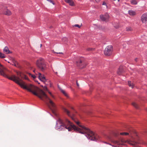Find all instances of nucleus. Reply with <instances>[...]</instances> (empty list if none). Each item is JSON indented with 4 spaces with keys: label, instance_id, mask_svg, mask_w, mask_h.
Masks as SVG:
<instances>
[{
    "label": "nucleus",
    "instance_id": "f257e3e1",
    "mask_svg": "<svg viewBox=\"0 0 147 147\" xmlns=\"http://www.w3.org/2000/svg\"><path fill=\"white\" fill-rule=\"evenodd\" d=\"M11 74V71L4 67L0 63V75L4 77L7 78L8 79L15 82L16 83L20 86L21 88L26 89L31 92L34 95L38 97L41 99L44 100V99L47 101L49 100L50 105L53 108L55 107V105L54 103L48 97L45 93L42 90L38 87L29 84L26 85L25 83L23 82L22 79L24 78L27 79V77L24 76L20 72H17V74L18 76L16 77L14 75H12L11 76H9Z\"/></svg>",
    "mask_w": 147,
    "mask_h": 147
},
{
    "label": "nucleus",
    "instance_id": "f03ea898",
    "mask_svg": "<svg viewBox=\"0 0 147 147\" xmlns=\"http://www.w3.org/2000/svg\"><path fill=\"white\" fill-rule=\"evenodd\" d=\"M74 121L81 128L76 127L67 119L63 121L59 118L56 126V129L60 131L66 128L68 129L69 131H70L71 129H73L79 133L85 134L86 136L91 140L96 141L99 138L98 135L94 134L88 128L82 125L79 121L74 120Z\"/></svg>",
    "mask_w": 147,
    "mask_h": 147
},
{
    "label": "nucleus",
    "instance_id": "7ed1b4c3",
    "mask_svg": "<svg viewBox=\"0 0 147 147\" xmlns=\"http://www.w3.org/2000/svg\"><path fill=\"white\" fill-rule=\"evenodd\" d=\"M36 64L38 68L42 71H44L47 69L45 60L42 58H40L38 60Z\"/></svg>",
    "mask_w": 147,
    "mask_h": 147
},
{
    "label": "nucleus",
    "instance_id": "20e7f679",
    "mask_svg": "<svg viewBox=\"0 0 147 147\" xmlns=\"http://www.w3.org/2000/svg\"><path fill=\"white\" fill-rule=\"evenodd\" d=\"M112 50V46L111 45L108 46L105 49L104 51V54L106 56H109L111 54Z\"/></svg>",
    "mask_w": 147,
    "mask_h": 147
},
{
    "label": "nucleus",
    "instance_id": "39448f33",
    "mask_svg": "<svg viewBox=\"0 0 147 147\" xmlns=\"http://www.w3.org/2000/svg\"><path fill=\"white\" fill-rule=\"evenodd\" d=\"M100 18L102 21L107 22L109 21V16L107 13H106L105 15H100Z\"/></svg>",
    "mask_w": 147,
    "mask_h": 147
},
{
    "label": "nucleus",
    "instance_id": "423d86ee",
    "mask_svg": "<svg viewBox=\"0 0 147 147\" xmlns=\"http://www.w3.org/2000/svg\"><path fill=\"white\" fill-rule=\"evenodd\" d=\"M141 20L144 23H146L147 21V14H144L141 17Z\"/></svg>",
    "mask_w": 147,
    "mask_h": 147
},
{
    "label": "nucleus",
    "instance_id": "0eeeda50",
    "mask_svg": "<svg viewBox=\"0 0 147 147\" xmlns=\"http://www.w3.org/2000/svg\"><path fill=\"white\" fill-rule=\"evenodd\" d=\"M38 78L40 80L43 82H45L46 81V79L45 77L43 76L40 73H38Z\"/></svg>",
    "mask_w": 147,
    "mask_h": 147
},
{
    "label": "nucleus",
    "instance_id": "6e6552de",
    "mask_svg": "<svg viewBox=\"0 0 147 147\" xmlns=\"http://www.w3.org/2000/svg\"><path fill=\"white\" fill-rule=\"evenodd\" d=\"M3 13L6 15H10L11 14V12L9 10L5 8L3 11Z\"/></svg>",
    "mask_w": 147,
    "mask_h": 147
},
{
    "label": "nucleus",
    "instance_id": "1a4fd4ad",
    "mask_svg": "<svg viewBox=\"0 0 147 147\" xmlns=\"http://www.w3.org/2000/svg\"><path fill=\"white\" fill-rule=\"evenodd\" d=\"M123 72V68L122 66H120L117 71V74L119 75H121Z\"/></svg>",
    "mask_w": 147,
    "mask_h": 147
},
{
    "label": "nucleus",
    "instance_id": "9d476101",
    "mask_svg": "<svg viewBox=\"0 0 147 147\" xmlns=\"http://www.w3.org/2000/svg\"><path fill=\"white\" fill-rule=\"evenodd\" d=\"M3 51L4 53L6 54H8L11 53L9 50L8 47H5L3 49Z\"/></svg>",
    "mask_w": 147,
    "mask_h": 147
},
{
    "label": "nucleus",
    "instance_id": "9b49d317",
    "mask_svg": "<svg viewBox=\"0 0 147 147\" xmlns=\"http://www.w3.org/2000/svg\"><path fill=\"white\" fill-rule=\"evenodd\" d=\"M65 1L71 6H73L74 5V2L72 0H65Z\"/></svg>",
    "mask_w": 147,
    "mask_h": 147
},
{
    "label": "nucleus",
    "instance_id": "f8f14e48",
    "mask_svg": "<svg viewBox=\"0 0 147 147\" xmlns=\"http://www.w3.org/2000/svg\"><path fill=\"white\" fill-rule=\"evenodd\" d=\"M125 142L122 140H121V142L115 140L113 141V142L118 145H120L122 144V143H124Z\"/></svg>",
    "mask_w": 147,
    "mask_h": 147
},
{
    "label": "nucleus",
    "instance_id": "ddd939ff",
    "mask_svg": "<svg viewBox=\"0 0 147 147\" xmlns=\"http://www.w3.org/2000/svg\"><path fill=\"white\" fill-rule=\"evenodd\" d=\"M128 85L132 88H133L134 86V84L129 81H128Z\"/></svg>",
    "mask_w": 147,
    "mask_h": 147
},
{
    "label": "nucleus",
    "instance_id": "4468645a",
    "mask_svg": "<svg viewBox=\"0 0 147 147\" xmlns=\"http://www.w3.org/2000/svg\"><path fill=\"white\" fill-rule=\"evenodd\" d=\"M129 13L130 15L134 16L136 14V13L135 11L131 10L129 11Z\"/></svg>",
    "mask_w": 147,
    "mask_h": 147
},
{
    "label": "nucleus",
    "instance_id": "2eb2a0df",
    "mask_svg": "<svg viewBox=\"0 0 147 147\" xmlns=\"http://www.w3.org/2000/svg\"><path fill=\"white\" fill-rule=\"evenodd\" d=\"M63 110L64 112L67 113V114L69 116H70V112L68 110L64 108H63Z\"/></svg>",
    "mask_w": 147,
    "mask_h": 147
},
{
    "label": "nucleus",
    "instance_id": "dca6fc26",
    "mask_svg": "<svg viewBox=\"0 0 147 147\" xmlns=\"http://www.w3.org/2000/svg\"><path fill=\"white\" fill-rule=\"evenodd\" d=\"M131 134L130 131H129V132H122L120 133V134L122 135H128L129 134Z\"/></svg>",
    "mask_w": 147,
    "mask_h": 147
},
{
    "label": "nucleus",
    "instance_id": "f3484780",
    "mask_svg": "<svg viewBox=\"0 0 147 147\" xmlns=\"http://www.w3.org/2000/svg\"><path fill=\"white\" fill-rule=\"evenodd\" d=\"M61 92L66 97H68V96L67 93L64 90H61Z\"/></svg>",
    "mask_w": 147,
    "mask_h": 147
},
{
    "label": "nucleus",
    "instance_id": "a211bd4d",
    "mask_svg": "<svg viewBox=\"0 0 147 147\" xmlns=\"http://www.w3.org/2000/svg\"><path fill=\"white\" fill-rule=\"evenodd\" d=\"M61 92L66 97H68V96L67 93L64 90H61Z\"/></svg>",
    "mask_w": 147,
    "mask_h": 147
},
{
    "label": "nucleus",
    "instance_id": "6ab92c4d",
    "mask_svg": "<svg viewBox=\"0 0 147 147\" xmlns=\"http://www.w3.org/2000/svg\"><path fill=\"white\" fill-rule=\"evenodd\" d=\"M61 92L66 97H68V96L67 93L64 90H61Z\"/></svg>",
    "mask_w": 147,
    "mask_h": 147
},
{
    "label": "nucleus",
    "instance_id": "aec40b11",
    "mask_svg": "<svg viewBox=\"0 0 147 147\" xmlns=\"http://www.w3.org/2000/svg\"><path fill=\"white\" fill-rule=\"evenodd\" d=\"M61 92L66 97H68V96L67 93L64 90H61Z\"/></svg>",
    "mask_w": 147,
    "mask_h": 147
},
{
    "label": "nucleus",
    "instance_id": "412c9836",
    "mask_svg": "<svg viewBox=\"0 0 147 147\" xmlns=\"http://www.w3.org/2000/svg\"><path fill=\"white\" fill-rule=\"evenodd\" d=\"M18 64V62L15 60H13V63L12 64V65L16 67Z\"/></svg>",
    "mask_w": 147,
    "mask_h": 147
},
{
    "label": "nucleus",
    "instance_id": "4be33fe9",
    "mask_svg": "<svg viewBox=\"0 0 147 147\" xmlns=\"http://www.w3.org/2000/svg\"><path fill=\"white\" fill-rule=\"evenodd\" d=\"M131 3L133 5H136L137 4V2L135 0H131Z\"/></svg>",
    "mask_w": 147,
    "mask_h": 147
},
{
    "label": "nucleus",
    "instance_id": "5701e85b",
    "mask_svg": "<svg viewBox=\"0 0 147 147\" xmlns=\"http://www.w3.org/2000/svg\"><path fill=\"white\" fill-rule=\"evenodd\" d=\"M132 105L136 108L138 109V106L137 104L135 102H133L132 103Z\"/></svg>",
    "mask_w": 147,
    "mask_h": 147
},
{
    "label": "nucleus",
    "instance_id": "b1692460",
    "mask_svg": "<svg viewBox=\"0 0 147 147\" xmlns=\"http://www.w3.org/2000/svg\"><path fill=\"white\" fill-rule=\"evenodd\" d=\"M126 31H131L132 30V29L131 27H128L126 28Z\"/></svg>",
    "mask_w": 147,
    "mask_h": 147
},
{
    "label": "nucleus",
    "instance_id": "393cba45",
    "mask_svg": "<svg viewBox=\"0 0 147 147\" xmlns=\"http://www.w3.org/2000/svg\"><path fill=\"white\" fill-rule=\"evenodd\" d=\"M5 57V55L4 54L1 53L0 52V57L1 58H4Z\"/></svg>",
    "mask_w": 147,
    "mask_h": 147
},
{
    "label": "nucleus",
    "instance_id": "a878e982",
    "mask_svg": "<svg viewBox=\"0 0 147 147\" xmlns=\"http://www.w3.org/2000/svg\"><path fill=\"white\" fill-rule=\"evenodd\" d=\"M82 63V61L81 60H80L79 62H77V65L78 66H80V64L81 63Z\"/></svg>",
    "mask_w": 147,
    "mask_h": 147
},
{
    "label": "nucleus",
    "instance_id": "bb28decb",
    "mask_svg": "<svg viewBox=\"0 0 147 147\" xmlns=\"http://www.w3.org/2000/svg\"><path fill=\"white\" fill-rule=\"evenodd\" d=\"M29 75L30 76H31L34 79L36 78V76L35 75H34L30 74Z\"/></svg>",
    "mask_w": 147,
    "mask_h": 147
},
{
    "label": "nucleus",
    "instance_id": "cd10ccee",
    "mask_svg": "<svg viewBox=\"0 0 147 147\" xmlns=\"http://www.w3.org/2000/svg\"><path fill=\"white\" fill-rule=\"evenodd\" d=\"M73 27H77L79 28H80L81 27V26L78 24H75L73 26Z\"/></svg>",
    "mask_w": 147,
    "mask_h": 147
},
{
    "label": "nucleus",
    "instance_id": "c85d7f7f",
    "mask_svg": "<svg viewBox=\"0 0 147 147\" xmlns=\"http://www.w3.org/2000/svg\"><path fill=\"white\" fill-rule=\"evenodd\" d=\"M94 50V49L91 48H88L87 49V50L89 51H92Z\"/></svg>",
    "mask_w": 147,
    "mask_h": 147
},
{
    "label": "nucleus",
    "instance_id": "c756f323",
    "mask_svg": "<svg viewBox=\"0 0 147 147\" xmlns=\"http://www.w3.org/2000/svg\"><path fill=\"white\" fill-rule=\"evenodd\" d=\"M43 89L45 91H48V90L47 88V87H46V86H44L43 87Z\"/></svg>",
    "mask_w": 147,
    "mask_h": 147
},
{
    "label": "nucleus",
    "instance_id": "7c9ffc66",
    "mask_svg": "<svg viewBox=\"0 0 147 147\" xmlns=\"http://www.w3.org/2000/svg\"><path fill=\"white\" fill-rule=\"evenodd\" d=\"M48 92V93H49V94L50 95L52 96L53 98H54V96H53V95L52 94H51V93L48 90V91H47Z\"/></svg>",
    "mask_w": 147,
    "mask_h": 147
},
{
    "label": "nucleus",
    "instance_id": "2f4dec72",
    "mask_svg": "<svg viewBox=\"0 0 147 147\" xmlns=\"http://www.w3.org/2000/svg\"><path fill=\"white\" fill-rule=\"evenodd\" d=\"M48 1H49V2L52 3V4L53 5L54 4V3H53V2L51 0H47Z\"/></svg>",
    "mask_w": 147,
    "mask_h": 147
},
{
    "label": "nucleus",
    "instance_id": "473e14b6",
    "mask_svg": "<svg viewBox=\"0 0 147 147\" xmlns=\"http://www.w3.org/2000/svg\"><path fill=\"white\" fill-rule=\"evenodd\" d=\"M119 134V133L118 132H117V133H115V135L116 136H117Z\"/></svg>",
    "mask_w": 147,
    "mask_h": 147
},
{
    "label": "nucleus",
    "instance_id": "72a5a7b5",
    "mask_svg": "<svg viewBox=\"0 0 147 147\" xmlns=\"http://www.w3.org/2000/svg\"><path fill=\"white\" fill-rule=\"evenodd\" d=\"M55 53H57V54H63V53L62 52H55Z\"/></svg>",
    "mask_w": 147,
    "mask_h": 147
},
{
    "label": "nucleus",
    "instance_id": "f704fd0d",
    "mask_svg": "<svg viewBox=\"0 0 147 147\" xmlns=\"http://www.w3.org/2000/svg\"><path fill=\"white\" fill-rule=\"evenodd\" d=\"M114 27L116 28H119V25H118L117 26H115Z\"/></svg>",
    "mask_w": 147,
    "mask_h": 147
},
{
    "label": "nucleus",
    "instance_id": "c9c22d12",
    "mask_svg": "<svg viewBox=\"0 0 147 147\" xmlns=\"http://www.w3.org/2000/svg\"><path fill=\"white\" fill-rule=\"evenodd\" d=\"M76 84H77V86H79V84H78V82H77V81H76Z\"/></svg>",
    "mask_w": 147,
    "mask_h": 147
},
{
    "label": "nucleus",
    "instance_id": "e433bc0d",
    "mask_svg": "<svg viewBox=\"0 0 147 147\" xmlns=\"http://www.w3.org/2000/svg\"><path fill=\"white\" fill-rule=\"evenodd\" d=\"M53 113L55 115H57L56 113L54 111H53Z\"/></svg>",
    "mask_w": 147,
    "mask_h": 147
},
{
    "label": "nucleus",
    "instance_id": "4c0bfd02",
    "mask_svg": "<svg viewBox=\"0 0 147 147\" xmlns=\"http://www.w3.org/2000/svg\"><path fill=\"white\" fill-rule=\"evenodd\" d=\"M63 40H66L67 41V39L66 38H64L63 39Z\"/></svg>",
    "mask_w": 147,
    "mask_h": 147
},
{
    "label": "nucleus",
    "instance_id": "58836bf2",
    "mask_svg": "<svg viewBox=\"0 0 147 147\" xmlns=\"http://www.w3.org/2000/svg\"><path fill=\"white\" fill-rule=\"evenodd\" d=\"M106 4V3L104 2H103V3H102L103 5H105Z\"/></svg>",
    "mask_w": 147,
    "mask_h": 147
},
{
    "label": "nucleus",
    "instance_id": "ea45409f",
    "mask_svg": "<svg viewBox=\"0 0 147 147\" xmlns=\"http://www.w3.org/2000/svg\"><path fill=\"white\" fill-rule=\"evenodd\" d=\"M137 58H136L135 59V61H136L137 62Z\"/></svg>",
    "mask_w": 147,
    "mask_h": 147
},
{
    "label": "nucleus",
    "instance_id": "a19ab883",
    "mask_svg": "<svg viewBox=\"0 0 147 147\" xmlns=\"http://www.w3.org/2000/svg\"><path fill=\"white\" fill-rule=\"evenodd\" d=\"M100 0H95L96 2H98L100 1Z\"/></svg>",
    "mask_w": 147,
    "mask_h": 147
},
{
    "label": "nucleus",
    "instance_id": "79ce46f5",
    "mask_svg": "<svg viewBox=\"0 0 147 147\" xmlns=\"http://www.w3.org/2000/svg\"><path fill=\"white\" fill-rule=\"evenodd\" d=\"M40 47H42V44H40Z\"/></svg>",
    "mask_w": 147,
    "mask_h": 147
},
{
    "label": "nucleus",
    "instance_id": "37998d69",
    "mask_svg": "<svg viewBox=\"0 0 147 147\" xmlns=\"http://www.w3.org/2000/svg\"><path fill=\"white\" fill-rule=\"evenodd\" d=\"M72 119H73V120H74V119L73 118H72Z\"/></svg>",
    "mask_w": 147,
    "mask_h": 147
},
{
    "label": "nucleus",
    "instance_id": "c03bdc74",
    "mask_svg": "<svg viewBox=\"0 0 147 147\" xmlns=\"http://www.w3.org/2000/svg\"><path fill=\"white\" fill-rule=\"evenodd\" d=\"M34 71V72H35V70H34V71Z\"/></svg>",
    "mask_w": 147,
    "mask_h": 147
}]
</instances>
